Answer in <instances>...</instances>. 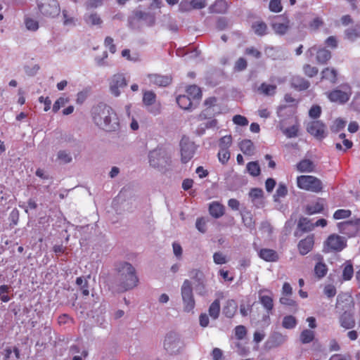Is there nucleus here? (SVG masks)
<instances>
[{"label": "nucleus", "instance_id": "obj_1", "mask_svg": "<svg viewBox=\"0 0 360 360\" xmlns=\"http://www.w3.org/2000/svg\"><path fill=\"white\" fill-rule=\"evenodd\" d=\"M91 114L94 122L99 128L108 131H114L119 129V118L110 106L99 103L92 108Z\"/></svg>", "mask_w": 360, "mask_h": 360}, {"label": "nucleus", "instance_id": "obj_2", "mask_svg": "<svg viewBox=\"0 0 360 360\" xmlns=\"http://www.w3.org/2000/svg\"><path fill=\"white\" fill-rule=\"evenodd\" d=\"M116 271L119 285L122 290L135 288L139 283L135 268L129 262H122L117 264Z\"/></svg>", "mask_w": 360, "mask_h": 360}, {"label": "nucleus", "instance_id": "obj_3", "mask_svg": "<svg viewBox=\"0 0 360 360\" xmlns=\"http://www.w3.org/2000/svg\"><path fill=\"white\" fill-rule=\"evenodd\" d=\"M150 166L160 171H164L171 164V158L167 151L162 148H155L148 154Z\"/></svg>", "mask_w": 360, "mask_h": 360}, {"label": "nucleus", "instance_id": "obj_4", "mask_svg": "<svg viewBox=\"0 0 360 360\" xmlns=\"http://www.w3.org/2000/svg\"><path fill=\"white\" fill-rule=\"evenodd\" d=\"M39 14L46 18H55L60 13V6L58 0H37Z\"/></svg>", "mask_w": 360, "mask_h": 360}, {"label": "nucleus", "instance_id": "obj_5", "mask_svg": "<svg viewBox=\"0 0 360 360\" xmlns=\"http://www.w3.org/2000/svg\"><path fill=\"white\" fill-rule=\"evenodd\" d=\"M297 186L302 190L311 193H319L323 189V184L321 179L314 176L300 175L296 179Z\"/></svg>", "mask_w": 360, "mask_h": 360}, {"label": "nucleus", "instance_id": "obj_6", "mask_svg": "<svg viewBox=\"0 0 360 360\" xmlns=\"http://www.w3.org/2000/svg\"><path fill=\"white\" fill-rule=\"evenodd\" d=\"M352 94V86L348 83H343L331 91L326 93L328 98L333 103L344 104Z\"/></svg>", "mask_w": 360, "mask_h": 360}, {"label": "nucleus", "instance_id": "obj_7", "mask_svg": "<svg viewBox=\"0 0 360 360\" xmlns=\"http://www.w3.org/2000/svg\"><path fill=\"white\" fill-rule=\"evenodd\" d=\"M127 86L126 78L123 74H115L109 79V89L115 97L120 96L122 90Z\"/></svg>", "mask_w": 360, "mask_h": 360}, {"label": "nucleus", "instance_id": "obj_8", "mask_svg": "<svg viewBox=\"0 0 360 360\" xmlns=\"http://www.w3.org/2000/svg\"><path fill=\"white\" fill-rule=\"evenodd\" d=\"M164 347L170 354H176L182 348L180 337L175 333H169L164 340Z\"/></svg>", "mask_w": 360, "mask_h": 360}, {"label": "nucleus", "instance_id": "obj_9", "mask_svg": "<svg viewBox=\"0 0 360 360\" xmlns=\"http://www.w3.org/2000/svg\"><path fill=\"white\" fill-rule=\"evenodd\" d=\"M143 103L149 112L154 115L160 113L161 105L156 102V95L153 91H147L143 93Z\"/></svg>", "mask_w": 360, "mask_h": 360}, {"label": "nucleus", "instance_id": "obj_10", "mask_svg": "<svg viewBox=\"0 0 360 360\" xmlns=\"http://www.w3.org/2000/svg\"><path fill=\"white\" fill-rule=\"evenodd\" d=\"M346 246L345 239L338 235H330L324 243V251H341Z\"/></svg>", "mask_w": 360, "mask_h": 360}, {"label": "nucleus", "instance_id": "obj_11", "mask_svg": "<svg viewBox=\"0 0 360 360\" xmlns=\"http://www.w3.org/2000/svg\"><path fill=\"white\" fill-rule=\"evenodd\" d=\"M181 161L188 162L193 156L195 146L188 137L184 136L180 142Z\"/></svg>", "mask_w": 360, "mask_h": 360}, {"label": "nucleus", "instance_id": "obj_12", "mask_svg": "<svg viewBox=\"0 0 360 360\" xmlns=\"http://www.w3.org/2000/svg\"><path fill=\"white\" fill-rule=\"evenodd\" d=\"M307 131L318 139H323L326 136V125L320 120L309 122L307 126Z\"/></svg>", "mask_w": 360, "mask_h": 360}, {"label": "nucleus", "instance_id": "obj_13", "mask_svg": "<svg viewBox=\"0 0 360 360\" xmlns=\"http://www.w3.org/2000/svg\"><path fill=\"white\" fill-rule=\"evenodd\" d=\"M340 231L349 237L356 236L360 229V219H355L338 224Z\"/></svg>", "mask_w": 360, "mask_h": 360}, {"label": "nucleus", "instance_id": "obj_14", "mask_svg": "<svg viewBox=\"0 0 360 360\" xmlns=\"http://www.w3.org/2000/svg\"><path fill=\"white\" fill-rule=\"evenodd\" d=\"M287 335H283L281 333L275 332L272 333L266 341L265 347L269 349H271L281 346L287 341Z\"/></svg>", "mask_w": 360, "mask_h": 360}, {"label": "nucleus", "instance_id": "obj_15", "mask_svg": "<svg viewBox=\"0 0 360 360\" xmlns=\"http://www.w3.org/2000/svg\"><path fill=\"white\" fill-rule=\"evenodd\" d=\"M271 27L276 34L283 35L290 27V21L288 19L278 18L272 22Z\"/></svg>", "mask_w": 360, "mask_h": 360}, {"label": "nucleus", "instance_id": "obj_16", "mask_svg": "<svg viewBox=\"0 0 360 360\" xmlns=\"http://www.w3.org/2000/svg\"><path fill=\"white\" fill-rule=\"evenodd\" d=\"M316 52L317 53V62L319 63L323 64L326 63L331 57L330 52L329 51L326 50V49H321L317 50L315 46L310 48L307 53L311 56Z\"/></svg>", "mask_w": 360, "mask_h": 360}, {"label": "nucleus", "instance_id": "obj_17", "mask_svg": "<svg viewBox=\"0 0 360 360\" xmlns=\"http://www.w3.org/2000/svg\"><path fill=\"white\" fill-rule=\"evenodd\" d=\"M193 277L198 282V284L196 285V291L198 294L202 296L206 295L208 290L203 280L204 276L202 272L199 270H194L193 271Z\"/></svg>", "mask_w": 360, "mask_h": 360}, {"label": "nucleus", "instance_id": "obj_18", "mask_svg": "<svg viewBox=\"0 0 360 360\" xmlns=\"http://www.w3.org/2000/svg\"><path fill=\"white\" fill-rule=\"evenodd\" d=\"M314 240L313 236H308L305 238L301 240L298 243V250L302 255L309 253L313 248Z\"/></svg>", "mask_w": 360, "mask_h": 360}, {"label": "nucleus", "instance_id": "obj_19", "mask_svg": "<svg viewBox=\"0 0 360 360\" xmlns=\"http://www.w3.org/2000/svg\"><path fill=\"white\" fill-rule=\"evenodd\" d=\"M257 254L259 258L268 262H274L279 259L278 253L272 249L262 248L258 250Z\"/></svg>", "mask_w": 360, "mask_h": 360}, {"label": "nucleus", "instance_id": "obj_20", "mask_svg": "<svg viewBox=\"0 0 360 360\" xmlns=\"http://www.w3.org/2000/svg\"><path fill=\"white\" fill-rule=\"evenodd\" d=\"M296 168L301 173H311L315 171L316 165L309 159H303L296 165Z\"/></svg>", "mask_w": 360, "mask_h": 360}, {"label": "nucleus", "instance_id": "obj_21", "mask_svg": "<svg viewBox=\"0 0 360 360\" xmlns=\"http://www.w3.org/2000/svg\"><path fill=\"white\" fill-rule=\"evenodd\" d=\"M266 291H267L266 289L260 290L259 291V300L264 309L267 311H270L274 307L273 299L270 295H263Z\"/></svg>", "mask_w": 360, "mask_h": 360}, {"label": "nucleus", "instance_id": "obj_22", "mask_svg": "<svg viewBox=\"0 0 360 360\" xmlns=\"http://www.w3.org/2000/svg\"><path fill=\"white\" fill-rule=\"evenodd\" d=\"M62 23L63 26L71 28L76 26L77 19L67 10L62 11Z\"/></svg>", "mask_w": 360, "mask_h": 360}, {"label": "nucleus", "instance_id": "obj_23", "mask_svg": "<svg viewBox=\"0 0 360 360\" xmlns=\"http://www.w3.org/2000/svg\"><path fill=\"white\" fill-rule=\"evenodd\" d=\"M209 212L213 217L219 218L224 213V207L218 202H212L209 205Z\"/></svg>", "mask_w": 360, "mask_h": 360}, {"label": "nucleus", "instance_id": "obj_24", "mask_svg": "<svg viewBox=\"0 0 360 360\" xmlns=\"http://www.w3.org/2000/svg\"><path fill=\"white\" fill-rule=\"evenodd\" d=\"M150 82L160 86H166L171 82V78L168 76L160 75H150L149 76Z\"/></svg>", "mask_w": 360, "mask_h": 360}, {"label": "nucleus", "instance_id": "obj_25", "mask_svg": "<svg viewBox=\"0 0 360 360\" xmlns=\"http://www.w3.org/2000/svg\"><path fill=\"white\" fill-rule=\"evenodd\" d=\"M237 308V303L234 300H228L223 308V313L226 317L232 318L235 315Z\"/></svg>", "mask_w": 360, "mask_h": 360}, {"label": "nucleus", "instance_id": "obj_26", "mask_svg": "<svg viewBox=\"0 0 360 360\" xmlns=\"http://www.w3.org/2000/svg\"><path fill=\"white\" fill-rule=\"evenodd\" d=\"M181 297H194L193 285L191 281L186 279L181 286Z\"/></svg>", "mask_w": 360, "mask_h": 360}, {"label": "nucleus", "instance_id": "obj_27", "mask_svg": "<svg viewBox=\"0 0 360 360\" xmlns=\"http://www.w3.org/2000/svg\"><path fill=\"white\" fill-rule=\"evenodd\" d=\"M340 325L346 329L352 328L355 325V321L353 316L345 312L340 317Z\"/></svg>", "mask_w": 360, "mask_h": 360}, {"label": "nucleus", "instance_id": "obj_28", "mask_svg": "<svg viewBox=\"0 0 360 360\" xmlns=\"http://www.w3.org/2000/svg\"><path fill=\"white\" fill-rule=\"evenodd\" d=\"M252 29L255 34L264 36L267 34V25L263 21H256L252 23Z\"/></svg>", "mask_w": 360, "mask_h": 360}, {"label": "nucleus", "instance_id": "obj_29", "mask_svg": "<svg viewBox=\"0 0 360 360\" xmlns=\"http://www.w3.org/2000/svg\"><path fill=\"white\" fill-rule=\"evenodd\" d=\"M57 161L60 164H68L72 161V154L69 150H60L57 153Z\"/></svg>", "mask_w": 360, "mask_h": 360}, {"label": "nucleus", "instance_id": "obj_30", "mask_svg": "<svg viewBox=\"0 0 360 360\" xmlns=\"http://www.w3.org/2000/svg\"><path fill=\"white\" fill-rule=\"evenodd\" d=\"M354 275V269L352 263L349 261L342 264V281L351 280Z\"/></svg>", "mask_w": 360, "mask_h": 360}, {"label": "nucleus", "instance_id": "obj_31", "mask_svg": "<svg viewBox=\"0 0 360 360\" xmlns=\"http://www.w3.org/2000/svg\"><path fill=\"white\" fill-rule=\"evenodd\" d=\"M337 75V71L333 68H326L321 72V78L327 79L332 83L336 82Z\"/></svg>", "mask_w": 360, "mask_h": 360}, {"label": "nucleus", "instance_id": "obj_32", "mask_svg": "<svg viewBox=\"0 0 360 360\" xmlns=\"http://www.w3.org/2000/svg\"><path fill=\"white\" fill-rule=\"evenodd\" d=\"M292 85L295 89L301 91L308 89L309 83L302 77H295L292 78Z\"/></svg>", "mask_w": 360, "mask_h": 360}, {"label": "nucleus", "instance_id": "obj_33", "mask_svg": "<svg viewBox=\"0 0 360 360\" xmlns=\"http://www.w3.org/2000/svg\"><path fill=\"white\" fill-rule=\"evenodd\" d=\"M276 89V86L266 83H262L258 88V91L265 96H273Z\"/></svg>", "mask_w": 360, "mask_h": 360}, {"label": "nucleus", "instance_id": "obj_34", "mask_svg": "<svg viewBox=\"0 0 360 360\" xmlns=\"http://www.w3.org/2000/svg\"><path fill=\"white\" fill-rule=\"evenodd\" d=\"M323 209V203L322 200H319L318 201L307 205L306 208L307 212L309 214L321 212Z\"/></svg>", "mask_w": 360, "mask_h": 360}, {"label": "nucleus", "instance_id": "obj_35", "mask_svg": "<svg viewBox=\"0 0 360 360\" xmlns=\"http://www.w3.org/2000/svg\"><path fill=\"white\" fill-rule=\"evenodd\" d=\"M209 315L212 319H217L220 312V302L219 300H214L208 309Z\"/></svg>", "mask_w": 360, "mask_h": 360}, {"label": "nucleus", "instance_id": "obj_36", "mask_svg": "<svg viewBox=\"0 0 360 360\" xmlns=\"http://www.w3.org/2000/svg\"><path fill=\"white\" fill-rule=\"evenodd\" d=\"M5 360H16L19 358V351L17 348L6 347L4 351Z\"/></svg>", "mask_w": 360, "mask_h": 360}, {"label": "nucleus", "instance_id": "obj_37", "mask_svg": "<svg viewBox=\"0 0 360 360\" xmlns=\"http://www.w3.org/2000/svg\"><path fill=\"white\" fill-rule=\"evenodd\" d=\"M183 302L184 311L190 313L193 312L195 307V301L194 297H181Z\"/></svg>", "mask_w": 360, "mask_h": 360}, {"label": "nucleus", "instance_id": "obj_38", "mask_svg": "<svg viewBox=\"0 0 360 360\" xmlns=\"http://www.w3.org/2000/svg\"><path fill=\"white\" fill-rule=\"evenodd\" d=\"M176 102L184 110H188L192 105L191 98L186 95L179 96L176 98Z\"/></svg>", "mask_w": 360, "mask_h": 360}, {"label": "nucleus", "instance_id": "obj_39", "mask_svg": "<svg viewBox=\"0 0 360 360\" xmlns=\"http://www.w3.org/2000/svg\"><path fill=\"white\" fill-rule=\"evenodd\" d=\"M241 151L245 155H252L254 152V145L250 140H243L240 143Z\"/></svg>", "mask_w": 360, "mask_h": 360}, {"label": "nucleus", "instance_id": "obj_40", "mask_svg": "<svg viewBox=\"0 0 360 360\" xmlns=\"http://www.w3.org/2000/svg\"><path fill=\"white\" fill-rule=\"evenodd\" d=\"M297 325V319L293 316H285L282 321V326L285 329H292Z\"/></svg>", "mask_w": 360, "mask_h": 360}, {"label": "nucleus", "instance_id": "obj_41", "mask_svg": "<svg viewBox=\"0 0 360 360\" xmlns=\"http://www.w3.org/2000/svg\"><path fill=\"white\" fill-rule=\"evenodd\" d=\"M186 96L191 99H198L201 96V91L200 88L195 85L189 86L186 89Z\"/></svg>", "mask_w": 360, "mask_h": 360}, {"label": "nucleus", "instance_id": "obj_42", "mask_svg": "<svg viewBox=\"0 0 360 360\" xmlns=\"http://www.w3.org/2000/svg\"><path fill=\"white\" fill-rule=\"evenodd\" d=\"M314 338V332L311 330L305 329L300 334V341L303 344H307L313 341Z\"/></svg>", "mask_w": 360, "mask_h": 360}, {"label": "nucleus", "instance_id": "obj_43", "mask_svg": "<svg viewBox=\"0 0 360 360\" xmlns=\"http://www.w3.org/2000/svg\"><path fill=\"white\" fill-rule=\"evenodd\" d=\"M248 172L252 176H257L260 174V167L257 162H250L246 167Z\"/></svg>", "mask_w": 360, "mask_h": 360}, {"label": "nucleus", "instance_id": "obj_44", "mask_svg": "<svg viewBox=\"0 0 360 360\" xmlns=\"http://www.w3.org/2000/svg\"><path fill=\"white\" fill-rule=\"evenodd\" d=\"M298 226L304 231H311L314 228V225L311 221L305 217H302L299 220Z\"/></svg>", "mask_w": 360, "mask_h": 360}, {"label": "nucleus", "instance_id": "obj_45", "mask_svg": "<svg viewBox=\"0 0 360 360\" xmlns=\"http://www.w3.org/2000/svg\"><path fill=\"white\" fill-rule=\"evenodd\" d=\"M70 101V98L67 96H63L59 97L53 103V111L58 112L60 108L65 106Z\"/></svg>", "mask_w": 360, "mask_h": 360}, {"label": "nucleus", "instance_id": "obj_46", "mask_svg": "<svg viewBox=\"0 0 360 360\" xmlns=\"http://www.w3.org/2000/svg\"><path fill=\"white\" fill-rule=\"evenodd\" d=\"M327 271L328 269L326 265L321 262H318L314 267L315 274L319 278H322L325 276L326 274H327Z\"/></svg>", "mask_w": 360, "mask_h": 360}, {"label": "nucleus", "instance_id": "obj_47", "mask_svg": "<svg viewBox=\"0 0 360 360\" xmlns=\"http://www.w3.org/2000/svg\"><path fill=\"white\" fill-rule=\"evenodd\" d=\"M298 131H299V124H294L288 128L283 129V133L288 138H294V137L297 136Z\"/></svg>", "mask_w": 360, "mask_h": 360}, {"label": "nucleus", "instance_id": "obj_48", "mask_svg": "<svg viewBox=\"0 0 360 360\" xmlns=\"http://www.w3.org/2000/svg\"><path fill=\"white\" fill-rule=\"evenodd\" d=\"M26 28L32 32H35L39 29V22L37 20L31 18H26L25 20Z\"/></svg>", "mask_w": 360, "mask_h": 360}, {"label": "nucleus", "instance_id": "obj_49", "mask_svg": "<svg viewBox=\"0 0 360 360\" xmlns=\"http://www.w3.org/2000/svg\"><path fill=\"white\" fill-rule=\"evenodd\" d=\"M345 125L346 122L340 118H338L333 122V124L330 126V129L333 132L336 133L344 129Z\"/></svg>", "mask_w": 360, "mask_h": 360}, {"label": "nucleus", "instance_id": "obj_50", "mask_svg": "<svg viewBox=\"0 0 360 360\" xmlns=\"http://www.w3.org/2000/svg\"><path fill=\"white\" fill-rule=\"evenodd\" d=\"M269 8L271 12L279 13L282 11L283 6L281 0H271Z\"/></svg>", "mask_w": 360, "mask_h": 360}, {"label": "nucleus", "instance_id": "obj_51", "mask_svg": "<svg viewBox=\"0 0 360 360\" xmlns=\"http://www.w3.org/2000/svg\"><path fill=\"white\" fill-rule=\"evenodd\" d=\"M213 260L216 264H224L228 262L226 256L221 252H214Z\"/></svg>", "mask_w": 360, "mask_h": 360}, {"label": "nucleus", "instance_id": "obj_52", "mask_svg": "<svg viewBox=\"0 0 360 360\" xmlns=\"http://www.w3.org/2000/svg\"><path fill=\"white\" fill-rule=\"evenodd\" d=\"M232 121L234 124L240 126V127H245L247 126L249 123L248 119L240 115H236L233 117Z\"/></svg>", "mask_w": 360, "mask_h": 360}, {"label": "nucleus", "instance_id": "obj_53", "mask_svg": "<svg viewBox=\"0 0 360 360\" xmlns=\"http://www.w3.org/2000/svg\"><path fill=\"white\" fill-rule=\"evenodd\" d=\"M85 20H86V23L91 25H98L102 22L100 17L96 13H92V14L87 15L85 18Z\"/></svg>", "mask_w": 360, "mask_h": 360}, {"label": "nucleus", "instance_id": "obj_54", "mask_svg": "<svg viewBox=\"0 0 360 360\" xmlns=\"http://www.w3.org/2000/svg\"><path fill=\"white\" fill-rule=\"evenodd\" d=\"M207 219L204 217L198 218L195 222L196 229L201 233H205L207 230Z\"/></svg>", "mask_w": 360, "mask_h": 360}, {"label": "nucleus", "instance_id": "obj_55", "mask_svg": "<svg viewBox=\"0 0 360 360\" xmlns=\"http://www.w3.org/2000/svg\"><path fill=\"white\" fill-rule=\"evenodd\" d=\"M213 10L215 12L224 13L227 10V4L224 0H218L214 5Z\"/></svg>", "mask_w": 360, "mask_h": 360}, {"label": "nucleus", "instance_id": "obj_56", "mask_svg": "<svg viewBox=\"0 0 360 360\" xmlns=\"http://www.w3.org/2000/svg\"><path fill=\"white\" fill-rule=\"evenodd\" d=\"M351 215V211L349 210H338L335 212L333 217L335 219H346Z\"/></svg>", "mask_w": 360, "mask_h": 360}, {"label": "nucleus", "instance_id": "obj_57", "mask_svg": "<svg viewBox=\"0 0 360 360\" xmlns=\"http://www.w3.org/2000/svg\"><path fill=\"white\" fill-rule=\"evenodd\" d=\"M232 143V137L231 135L224 136L219 140V146L221 149H228Z\"/></svg>", "mask_w": 360, "mask_h": 360}, {"label": "nucleus", "instance_id": "obj_58", "mask_svg": "<svg viewBox=\"0 0 360 360\" xmlns=\"http://www.w3.org/2000/svg\"><path fill=\"white\" fill-rule=\"evenodd\" d=\"M218 158L222 164L227 162L230 158V153L229 152L228 149H220L218 153Z\"/></svg>", "mask_w": 360, "mask_h": 360}, {"label": "nucleus", "instance_id": "obj_59", "mask_svg": "<svg viewBox=\"0 0 360 360\" xmlns=\"http://www.w3.org/2000/svg\"><path fill=\"white\" fill-rule=\"evenodd\" d=\"M287 193L288 190L286 186L283 184H280L274 195L275 200L277 201L278 198H283L285 196Z\"/></svg>", "mask_w": 360, "mask_h": 360}, {"label": "nucleus", "instance_id": "obj_60", "mask_svg": "<svg viewBox=\"0 0 360 360\" xmlns=\"http://www.w3.org/2000/svg\"><path fill=\"white\" fill-rule=\"evenodd\" d=\"M8 290L9 287L6 285L0 286V300L4 302H7L10 300V297L7 295Z\"/></svg>", "mask_w": 360, "mask_h": 360}, {"label": "nucleus", "instance_id": "obj_61", "mask_svg": "<svg viewBox=\"0 0 360 360\" xmlns=\"http://www.w3.org/2000/svg\"><path fill=\"white\" fill-rule=\"evenodd\" d=\"M247 334L245 326H238L235 328V336L238 340H243Z\"/></svg>", "mask_w": 360, "mask_h": 360}, {"label": "nucleus", "instance_id": "obj_62", "mask_svg": "<svg viewBox=\"0 0 360 360\" xmlns=\"http://www.w3.org/2000/svg\"><path fill=\"white\" fill-rule=\"evenodd\" d=\"M304 72L308 77H314L318 73V69L309 65H305L303 68Z\"/></svg>", "mask_w": 360, "mask_h": 360}, {"label": "nucleus", "instance_id": "obj_63", "mask_svg": "<svg viewBox=\"0 0 360 360\" xmlns=\"http://www.w3.org/2000/svg\"><path fill=\"white\" fill-rule=\"evenodd\" d=\"M324 294L328 297H333L336 294V288L333 285L328 284L324 288Z\"/></svg>", "mask_w": 360, "mask_h": 360}, {"label": "nucleus", "instance_id": "obj_64", "mask_svg": "<svg viewBox=\"0 0 360 360\" xmlns=\"http://www.w3.org/2000/svg\"><path fill=\"white\" fill-rule=\"evenodd\" d=\"M236 352L240 356H245L249 353V349L240 342L236 344Z\"/></svg>", "mask_w": 360, "mask_h": 360}]
</instances>
